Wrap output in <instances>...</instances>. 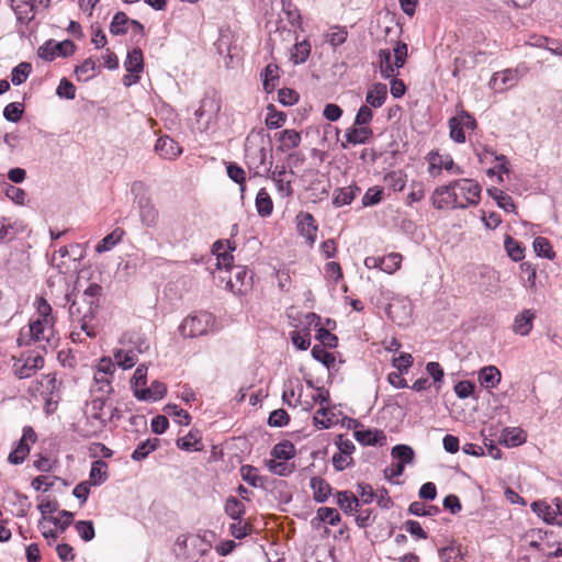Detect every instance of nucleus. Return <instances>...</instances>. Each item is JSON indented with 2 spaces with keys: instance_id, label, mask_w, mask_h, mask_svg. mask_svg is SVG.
<instances>
[{
  "instance_id": "63",
  "label": "nucleus",
  "mask_w": 562,
  "mask_h": 562,
  "mask_svg": "<svg viewBox=\"0 0 562 562\" xmlns=\"http://www.w3.org/2000/svg\"><path fill=\"white\" fill-rule=\"evenodd\" d=\"M24 113V106L21 102H11L3 109V117L11 123H16L21 120Z\"/></svg>"
},
{
  "instance_id": "51",
  "label": "nucleus",
  "mask_w": 562,
  "mask_h": 562,
  "mask_svg": "<svg viewBox=\"0 0 562 562\" xmlns=\"http://www.w3.org/2000/svg\"><path fill=\"white\" fill-rule=\"evenodd\" d=\"M487 192L496 201L498 207L503 209L505 212L510 213L516 210V205L512 196L504 193L502 190L493 188L488 189Z\"/></svg>"
},
{
  "instance_id": "17",
  "label": "nucleus",
  "mask_w": 562,
  "mask_h": 562,
  "mask_svg": "<svg viewBox=\"0 0 562 562\" xmlns=\"http://www.w3.org/2000/svg\"><path fill=\"white\" fill-rule=\"evenodd\" d=\"M54 318H37L31 322L29 333L33 341H49L53 336Z\"/></svg>"
},
{
  "instance_id": "58",
  "label": "nucleus",
  "mask_w": 562,
  "mask_h": 562,
  "mask_svg": "<svg viewBox=\"0 0 562 562\" xmlns=\"http://www.w3.org/2000/svg\"><path fill=\"white\" fill-rule=\"evenodd\" d=\"M267 110L266 125L268 128L277 130L285 123L286 115L283 112L277 111L274 105L269 104Z\"/></svg>"
},
{
  "instance_id": "49",
  "label": "nucleus",
  "mask_w": 562,
  "mask_h": 562,
  "mask_svg": "<svg viewBox=\"0 0 562 562\" xmlns=\"http://www.w3.org/2000/svg\"><path fill=\"white\" fill-rule=\"evenodd\" d=\"M504 247L508 257L514 261H521L525 258L522 244L507 235L504 239Z\"/></svg>"
},
{
  "instance_id": "15",
  "label": "nucleus",
  "mask_w": 562,
  "mask_h": 562,
  "mask_svg": "<svg viewBox=\"0 0 562 562\" xmlns=\"http://www.w3.org/2000/svg\"><path fill=\"white\" fill-rule=\"evenodd\" d=\"M251 272L246 267L238 266L234 269L233 279L227 281L226 288L241 295L251 286Z\"/></svg>"
},
{
  "instance_id": "23",
  "label": "nucleus",
  "mask_w": 562,
  "mask_h": 562,
  "mask_svg": "<svg viewBox=\"0 0 562 562\" xmlns=\"http://www.w3.org/2000/svg\"><path fill=\"white\" fill-rule=\"evenodd\" d=\"M465 553V549L457 541H450L447 546L438 549L441 562H464Z\"/></svg>"
},
{
  "instance_id": "60",
  "label": "nucleus",
  "mask_w": 562,
  "mask_h": 562,
  "mask_svg": "<svg viewBox=\"0 0 562 562\" xmlns=\"http://www.w3.org/2000/svg\"><path fill=\"white\" fill-rule=\"evenodd\" d=\"M31 71H32V66L30 63H26V61L20 63L11 71V82L14 86L22 85L29 78Z\"/></svg>"
},
{
  "instance_id": "40",
  "label": "nucleus",
  "mask_w": 562,
  "mask_h": 562,
  "mask_svg": "<svg viewBox=\"0 0 562 562\" xmlns=\"http://www.w3.org/2000/svg\"><path fill=\"white\" fill-rule=\"evenodd\" d=\"M255 205L257 213L261 217L271 215L273 211V202L270 194L265 188L260 189L256 195Z\"/></svg>"
},
{
  "instance_id": "55",
  "label": "nucleus",
  "mask_w": 562,
  "mask_h": 562,
  "mask_svg": "<svg viewBox=\"0 0 562 562\" xmlns=\"http://www.w3.org/2000/svg\"><path fill=\"white\" fill-rule=\"evenodd\" d=\"M72 517H74L72 513H70L68 510H61L59 513L58 517L44 516L43 518L48 524H53L60 533H64L66 531V529L70 526V524L72 521Z\"/></svg>"
},
{
  "instance_id": "48",
  "label": "nucleus",
  "mask_w": 562,
  "mask_h": 562,
  "mask_svg": "<svg viewBox=\"0 0 562 562\" xmlns=\"http://www.w3.org/2000/svg\"><path fill=\"white\" fill-rule=\"evenodd\" d=\"M177 447L184 451H200L202 449L201 437L198 431H190L177 440Z\"/></svg>"
},
{
  "instance_id": "29",
  "label": "nucleus",
  "mask_w": 562,
  "mask_h": 562,
  "mask_svg": "<svg viewBox=\"0 0 562 562\" xmlns=\"http://www.w3.org/2000/svg\"><path fill=\"white\" fill-rule=\"evenodd\" d=\"M279 72V66L272 63L268 64L261 71L262 87L267 93L273 92L277 88L280 78Z\"/></svg>"
},
{
  "instance_id": "22",
  "label": "nucleus",
  "mask_w": 562,
  "mask_h": 562,
  "mask_svg": "<svg viewBox=\"0 0 562 562\" xmlns=\"http://www.w3.org/2000/svg\"><path fill=\"white\" fill-rule=\"evenodd\" d=\"M387 99V87L385 83L376 82L369 87L366 93V104L370 109L381 108Z\"/></svg>"
},
{
  "instance_id": "34",
  "label": "nucleus",
  "mask_w": 562,
  "mask_h": 562,
  "mask_svg": "<svg viewBox=\"0 0 562 562\" xmlns=\"http://www.w3.org/2000/svg\"><path fill=\"white\" fill-rule=\"evenodd\" d=\"M279 150L282 153L289 151L300 146L301 134L295 130H284L279 135Z\"/></svg>"
},
{
  "instance_id": "42",
  "label": "nucleus",
  "mask_w": 562,
  "mask_h": 562,
  "mask_svg": "<svg viewBox=\"0 0 562 562\" xmlns=\"http://www.w3.org/2000/svg\"><path fill=\"white\" fill-rule=\"evenodd\" d=\"M391 456L397 461L396 464H402L405 468L406 464L414 462L415 452L407 445H397L392 448Z\"/></svg>"
},
{
  "instance_id": "64",
  "label": "nucleus",
  "mask_w": 562,
  "mask_h": 562,
  "mask_svg": "<svg viewBox=\"0 0 562 562\" xmlns=\"http://www.w3.org/2000/svg\"><path fill=\"white\" fill-rule=\"evenodd\" d=\"M389 188L395 192L402 191L406 186V175L402 171H391L384 178Z\"/></svg>"
},
{
  "instance_id": "3",
  "label": "nucleus",
  "mask_w": 562,
  "mask_h": 562,
  "mask_svg": "<svg viewBox=\"0 0 562 562\" xmlns=\"http://www.w3.org/2000/svg\"><path fill=\"white\" fill-rule=\"evenodd\" d=\"M85 414L87 422L80 434L85 438H92L101 434L112 419V407L106 404V398L95 396L87 403Z\"/></svg>"
},
{
  "instance_id": "4",
  "label": "nucleus",
  "mask_w": 562,
  "mask_h": 562,
  "mask_svg": "<svg viewBox=\"0 0 562 562\" xmlns=\"http://www.w3.org/2000/svg\"><path fill=\"white\" fill-rule=\"evenodd\" d=\"M407 59V45L403 42H396L392 49H380L378 63L381 76L385 79L398 76V70Z\"/></svg>"
},
{
  "instance_id": "7",
  "label": "nucleus",
  "mask_w": 562,
  "mask_h": 562,
  "mask_svg": "<svg viewBox=\"0 0 562 562\" xmlns=\"http://www.w3.org/2000/svg\"><path fill=\"white\" fill-rule=\"evenodd\" d=\"M212 546L200 535H180L176 539L175 551L184 559L202 557L211 550Z\"/></svg>"
},
{
  "instance_id": "54",
  "label": "nucleus",
  "mask_w": 562,
  "mask_h": 562,
  "mask_svg": "<svg viewBox=\"0 0 562 562\" xmlns=\"http://www.w3.org/2000/svg\"><path fill=\"white\" fill-rule=\"evenodd\" d=\"M164 412L168 416H171L173 420L179 425L188 426L191 423V416L189 415V413L182 409L177 404H167L164 407Z\"/></svg>"
},
{
  "instance_id": "18",
  "label": "nucleus",
  "mask_w": 562,
  "mask_h": 562,
  "mask_svg": "<svg viewBox=\"0 0 562 562\" xmlns=\"http://www.w3.org/2000/svg\"><path fill=\"white\" fill-rule=\"evenodd\" d=\"M155 151L160 158L173 160L182 154V147L168 135L160 136L155 144Z\"/></svg>"
},
{
  "instance_id": "11",
  "label": "nucleus",
  "mask_w": 562,
  "mask_h": 562,
  "mask_svg": "<svg viewBox=\"0 0 562 562\" xmlns=\"http://www.w3.org/2000/svg\"><path fill=\"white\" fill-rule=\"evenodd\" d=\"M44 358L38 355L22 356L13 363V372L19 379H26L33 375L38 369L43 368Z\"/></svg>"
},
{
  "instance_id": "16",
  "label": "nucleus",
  "mask_w": 562,
  "mask_h": 562,
  "mask_svg": "<svg viewBox=\"0 0 562 562\" xmlns=\"http://www.w3.org/2000/svg\"><path fill=\"white\" fill-rule=\"evenodd\" d=\"M537 318V313L532 308H524L519 312L513 321L512 330L514 334L526 337L533 328V322Z\"/></svg>"
},
{
  "instance_id": "30",
  "label": "nucleus",
  "mask_w": 562,
  "mask_h": 562,
  "mask_svg": "<svg viewBox=\"0 0 562 562\" xmlns=\"http://www.w3.org/2000/svg\"><path fill=\"white\" fill-rule=\"evenodd\" d=\"M50 263L59 273L67 274L71 270L70 251L68 247L63 246L58 250L54 251L50 258Z\"/></svg>"
},
{
  "instance_id": "2",
  "label": "nucleus",
  "mask_w": 562,
  "mask_h": 562,
  "mask_svg": "<svg viewBox=\"0 0 562 562\" xmlns=\"http://www.w3.org/2000/svg\"><path fill=\"white\" fill-rule=\"evenodd\" d=\"M100 295L101 286L98 284H90L79 297H76L72 301L69 295L65 296L67 303H70L68 314L71 324L74 326H79L80 330L90 338H93L97 335L92 321L99 310Z\"/></svg>"
},
{
  "instance_id": "6",
  "label": "nucleus",
  "mask_w": 562,
  "mask_h": 562,
  "mask_svg": "<svg viewBox=\"0 0 562 562\" xmlns=\"http://www.w3.org/2000/svg\"><path fill=\"white\" fill-rule=\"evenodd\" d=\"M215 317L209 312H198L187 316L179 325V333L183 338L205 336L214 330Z\"/></svg>"
},
{
  "instance_id": "56",
  "label": "nucleus",
  "mask_w": 562,
  "mask_h": 562,
  "mask_svg": "<svg viewBox=\"0 0 562 562\" xmlns=\"http://www.w3.org/2000/svg\"><path fill=\"white\" fill-rule=\"evenodd\" d=\"M147 372L148 368L145 364H139L134 372L131 380V387L135 397L137 396L138 391L143 390L147 384Z\"/></svg>"
},
{
  "instance_id": "41",
  "label": "nucleus",
  "mask_w": 562,
  "mask_h": 562,
  "mask_svg": "<svg viewBox=\"0 0 562 562\" xmlns=\"http://www.w3.org/2000/svg\"><path fill=\"white\" fill-rule=\"evenodd\" d=\"M159 447V439L158 438H149L145 441H142L137 445L135 450L133 451L131 458L134 461H142L146 459L151 452L157 450Z\"/></svg>"
},
{
  "instance_id": "61",
  "label": "nucleus",
  "mask_w": 562,
  "mask_h": 562,
  "mask_svg": "<svg viewBox=\"0 0 562 562\" xmlns=\"http://www.w3.org/2000/svg\"><path fill=\"white\" fill-rule=\"evenodd\" d=\"M316 519L330 526H337L340 522V515L336 508L319 507L316 512Z\"/></svg>"
},
{
  "instance_id": "32",
  "label": "nucleus",
  "mask_w": 562,
  "mask_h": 562,
  "mask_svg": "<svg viewBox=\"0 0 562 562\" xmlns=\"http://www.w3.org/2000/svg\"><path fill=\"white\" fill-rule=\"evenodd\" d=\"M532 512L548 525H557V515H554L553 504L546 501H536L531 504Z\"/></svg>"
},
{
  "instance_id": "5",
  "label": "nucleus",
  "mask_w": 562,
  "mask_h": 562,
  "mask_svg": "<svg viewBox=\"0 0 562 562\" xmlns=\"http://www.w3.org/2000/svg\"><path fill=\"white\" fill-rule=\"evenodd\" d=\"M245 159L250 171L255 176H268L272 167V155L261 143L256 144L249 138L245 147Z\"/></svg>"
},
{
  "instance_id": "25",
  "label": "nucleus",
  "mask_w": 562,
  "mask_h": 562,
  "mask_svg": "<svg viewBox=\"0 0 562 562\" xmlns=\"http://www.w3.org/2000/svg\"><path fill=\"white\" fill-rule=\"evenodd\" d=\"M360 192V188L356 184L348 187L336 188L333 192V205L335 207H341L351 204L357 194Z\"/></svg>"
},
{
  "instance_id": "19",
  "label": "nucleus",
  "mask_w": 562,
  "mask_h": 562,
  "mask_svg": "<svg viewBox=\"0 0 562 562\" xmlns=\"http://www.w3.org/2000/svg\"><path fill=\"white\" fill-rule=\"evenodd\" d=\"M21 24L30 23L34 16V0H7Z\"/></svg>"
},
{
  "instance_id": "36",
  "label": "nucleus",
  "mask_w": 562,
  "mask_h": 562,
  "mask_svg": "<svg viewBox=\"0 0 562 562\" xmlns=\"http://www.w3.org/2000/svg\"><path fill=\"white\" fill-rule=\"evenodd\" d=\"M98 68V59L89 57L78 65L75 69V75L78 81L87 82L95 76Z\"/></svg>"
},
{
  "instance_id": "53",
  "label": "nucleus",
  "mask_w": 562,
  "mask_h": 562,
  "mask_svg": "<svg viewBox=\"0 0 562 562\" xmlns=\"http://www.w3.org/2000/svg\"><path fill=\"white\" fill-rule=\"evenodd\" d=\"M226 171L228 178L239 186V191L241 195L246 190L245 181H246V172L245 170L235 162H228L226 166Z\"/></svg>"
},
{
  "instance_id": "14",
  "label": "nucleus",
  "mask_w": 562,
  "mask_h": 562,
  "mask_svg": "<svg viewBox=\"0 0 562 562\" xmlns=\"http://www.w3.org/2000/svg\"><path fill=\"white\" fill-rule=\"evenodd\" d=\"M274 182L278 194L282 199H288L293 195L292 179L293 171L288 172L285 167H277L276 170L270 171L268 175Z\"/></svg>"
},
{
  "instance_id": "43",
  "label": "nucleus",
  "mask_w": 562,
  "mask_h": 562,
  "mask_svg": "<svg viewBox=\"0 0 562 562\" xmlns=\"http://www.w3.org/2000/svg\"><path fill=\"white\" fill-rule=\"evenodd\" d=\"M91 392L100 393L99 397L105 398V396L112 392V376L94 373Z\"/></svg>"
},
{
  "instance_id": "21",
  "label": "nucleus",
  "mask_w": 562,
  "mask_h": 562,
  "mask_svg": "<svg viewBox=\"0 0 562 562\" xmlns=\"http://www.w3.org/2000/svg\"><path fill=\"white\" fill-rule=\"evenodd\" d=\"M477 381L486 390L496 389L502 381L501 370L495 366L483 367L477 372Z\"/></svg>"
},
{
  "instance_id": "50",
  "label": "nucleus",
  "mask_w": 562,
  "mask_h": 562,
  "mask_svg": "<svg viewBox=\"0 0 562 562\" xmlns=\"http://www.w3.org/2000/svg\"><path fill=\"white\" fill-rule=\"evenodd\" d=\"M402 255L398 252H391L386 256L380 257V270L393 274L401 268Z\"/></svg>"
},
{
  "instance_id": "28",
  "label": "nucleus",
  "mask_w": 562,
  "mask_h": 562,
  "mask_svg": "<svg viewBox=\"0 0 562 562\" xmlns=\"http://www.w3.org/2000/svg\"><path fill=\"white\" fill-rule=\"evenodd\" d=\"M139 217L147 227H155L158 223V211L148 199L138 201Z\"/></svg>"
},
{
  "instance_id": "1",
  "label": "nucleus",
  "mask_w": 562,
  "mask_h": 562,
  "mask_svg": "<svg viewBox=\"0 0 562 562\" xmlns=\"http://www.w3.org/2000/svg\"><path fill=\"white\" fill-rule=\"evenodd\" d=\"M481 192L477 181L461 178L437 187L430 200L436 210H464L480 203Z\"/></svg>"
},
{
  "instance_id": "20",
  "label": "nucleus",
  "mask_w": 562,
  "mask_h": 562,
  "mask_svg": "<svg viewBox=\"0 0 562 562\" xmlns=\"http://www.w3.org/2000/svg\"><path fill=\"white\" fill-rule=\"evenodd\" d=\"M373 132L369 126H357L353 125L346 132V143H341L342 148H347L348 145H361L367 144L372 137Z\"/></svg>"
},
{
  "instance_id": "13",
  "label": "nucleus",
  "mask_w": 562,
  "mask_h": 562,
  "mask_svg": "<svg viewBox=\"0 0 562 562\" xmlns=\"http://www.w3.org/2000/svg\"><path fill=\"white\" fill-rule=\"evenodd\" d=\"M139 344L136 348V351L134 349H116L113 352V360L115 361V364L123 370L132 369L138 361L137 353L144 352L148 349V344L145 339H139Z\"/></svg>"
},
{
  "instance_id": "45",
  "label": "nucleus",
  "mask_w": 562,
  "mask_h": 562,
  "mask_svg": "<svg viewBox=\"0 0 562 562\" xmlns=\"http://www.w3.org/2000/svg\"><path fill=\"white\" fill-rule=\"evenodd\" d=\"M282 11L286 16L288 22L294 29H302V16L297 7L292 0H281Z\"/></svg>"
},
{
  "instance_id": "12",
  "label": "nucleus",
  "mask_w": 562,
  "mask_h": 562,
  "mask_svg": "<svg viewBox=\"0 0 562 562\" xmlns=\"http://www.w3.org/2000/svg\"><path fill=\"white\" fill-rule=\"evenodd\" d=\"M295 223L299 234L305 238L310 246L316 241L318 225L314 216L308 212L301 211L295 216Z\"/></svg>"
},
{
  "instance_id": "46",
  "label": "nucleus",
  "mask_w": 562,
  "mask_h": 562,
  "mask_svg": "<svg viewBox=\"0 0 562 562\" xmlns=\"http://www.w3.org/2000/svg\"><path fill=\"white\" fill-rule=\"evenodd\" d=\"M533 251L538 257L553 260L555 258V251L552 248L550 240L546 237L538 236L532 243Z\"/></svg>"
},
{
  "instance_id": "57",
  "label": "nucleus",
  "mask_w": 562,
  "mask_h": 562,
  "mask_svg": "<svg viewBox=\"0 0 562 562\" xmlns=\"http://www.w3.org/2000/svg\"><path fill=\"white\" fill-rule=\"evenodd\" d=\"M130 19L124 12H116L110 23V33L113 35H122L127 32Z\"/></svg>"
},
{
  "instance_id": "9",
  "label": "nucleus",
  "mask_w": 562,
  "mask_h": 562,
  "mask_svg": "<svg viewBox=\"0 0 562 562\" xmlns=\"http://www.w3.org/2000/svg\"><path fill=\"white\" fill-rule=\"evenodd\" d=\"M37 439L36 432L30 426L23 428V434L15 448L10 452L8 461L11 464H21L29 456L31 445Z\"/></svg>"
},
{
  "instance_id": "52",
  "label": "nucleus",
  "mask_w": 562,
  "mask_h": 562,
  "mask_svg": "<svg viewBox=\"0 0 562 562\" xmlns=\"http://www.w3.org/2000/svg\"><path fill=\"white\" fill-rule=\"evenodd\" d=\"M225 513L233 520L240 519L245 515L246 508L241 501L235 496L227 497L224 506Z\"/></svg>"
},
{
  "instance_id": "47",
  "label": "nucleus",
  "mask_w": 562,
  "mask_h": 562,
  "mask_svg": "<svg viewBox=\"0 0 562 562\" xmlns=\"http://www.w3.org/2000/svg\"><path fill=\"white\" fill-rule=\"evenodd\" d=\"M325 38L331 47L336 48L347 41L348 30L346 26L333 25L326 33Z\"/></svg>"
},
{
  "instance_id": "62",
  "label": "nucleus",
  "mask_w": 562,
  "mask_h": 562,
  "mask_svg": "<svg viewBox=\"0 0 562 562\" xmlns=\"http://www.w3.org/2000/svg\"><path fill=\"white\" fill-rule=\"evenodd\" d=\"M294 453H295L294 446L289 441L280 442V443L276 445L271 452L272 457L276 460H283V461H288V460L292 459L294 457Z\"/></svg>"
},
{
  "instance_id": "35",
  "label": "nucleus",
  "mask_w": 562,
  "mask_h": 562,
  "mask_svg": "<svg viewBox=\"0 0 562 562\" xmlns=\"http://www.w3.org/2000/svg\"><path fill=\"white\" fill-rule=\"evenodd\" d=\"M310 486L313 490V497L315 502L324 503L328 499L331 488L324 479L313 476L310 481Z\"/></svg>"
},
{
  "instance_id": "38",
  "label": "nucleus",
  "mask_w": 562,
  "mask_h": 562,
  "mask_svg": "<svg viewBox=\"0 0 562 562\" xmlns=\"http://www.w3.org/2000/svg\"><path fill=\"white\" fill-rule=\"evenodd\" d=\"M108 480V464L103 460H95L91 464L89 481L93 486H99Z\"/></svg>"
},
{
  "instance_id": "33",
  "label": "nucleus",
  "mask_w": 562,
  "mask_h": 562,
  "mask_svg": "<svg viewBox=\"0 0 562 562\" xmlns=\"http://www.w3.org/2000/svg\"><path fill=\"white\" fill-rule=\"evenodd\" d=\"M336 503L347 515H352L359 506V498L349 491H341L336 494Z\"/></svg>"
},
{
  "instance_id": "31",
  "label": "nucleus",
  "mask_w": 562,
  "mask_h": 562,
  "mask_svg": "<svg viewBox=\"0 0 562 562\" xmlns=\"http://www.w3.org/2000/svg\"><path fill=\"white\" fill-rule=\"evenodd\" d=\"M124 234L125 232L123 228L116 227L98 243L95 246V251L98 254H103L112 250L117 244L122 241Z\"/></svg>"
},
{
  "instance_id": "10",
  "label": "nucleus",
  "mask_w": 562,
  "mask_h": 562,
  "mask_svg": "<svg viewBox=\"0 0 562 562\" xmlns=\"http://www.w3.org/2000/svg\"><path fill=\"white\" fill-rule=\"evenodd\" d=\"M428 172L432 177H438L442 170L450 171L453 175H462L463 169L456 165L450 155H440L435 151L428 154Z\"/></svg>"
},
{
  "instance_id": "8",
  "label": "nucleus",
  "mask_w": 562,
  "mask_h": 562,
  "mask_svg": "<svg viewBox=\"0 0 562 562\" xmlns=\"http://www.w3.org/2000/svg\"><path fill=\"white\" fill-rule=\"evenodd\" d=\"M527 67L519 65L516 68H507L496 71L490 79L488 87L496 92H504L515 87L518 81L527 74Z\"/></svg>"
},
{
  "instance_id": "39",
  "label": "nucleus",
  "mask_w": 562,
  "mask_h": 562,
  "mask_svg": "<svg viewBox=\"0 0 562 562\" xmlns=\"http://www.w3.org/2000/svg\"><path fill=\"white\" fill-rule=\"evenodd\" d=\"M502 439L507 447H518L526 442L527 436L519 427H508L503 430Z\"/></svg>"
},
{
  "instance_id": "24",
  "label": "nucleus",
  "mask_w": 562,
  "mask_h": 562,
  "mask_svg": "<svg viewBox=\"0 0 562 562\" xmlns=\"http://www.w3.org/2000/svg\"><path fill=\"white\" fill-rule=\"evenodd\" d=\"M353 436L363 446H383L386 443L385 434L379 429L356 430Z\"/></svg>"
},
{
  "instance_id": "59",
  "label": "nucleus",
  "mask_w": 562,
  "mask_h": 562,
  "mask_svg": "<svg viewBox=\"0 0 562 562\" xmlns=\"http://www.w3.org/2000/svg\"><path fill=\"white\" fill-rule=\"evenodd\" d=\"M310 54L311 44L306 40H304L302 42H297L294 44L291 52V58L295 64H303L307 60Z\"/></svg>"
},
{
  "instance_id": "27",
  "label": "nucleus",
  "mask_w": 562,
  "mask_h": 562,
  "mask_svg": "<svg viewBox=\"0 0 562 562\" xmlns=\"http://www.w3.org/2000/svg\"><path fill=\"white\" fill-rule=\"evenodd\" d=\"M167 393V386L160 381L151 382L150 386H145L138 391L136 398L144 402H157Z\"/></svg>"
},
{
  "instance_id": "26",
  "label": "nucleus",
  "mask_w": 562,
  "mask_h": 562,
  "mask_svg": "<svg viewBox=\"0 0 562 562\" xmlns=\"http://www.w3.org/2000/svg\"><path fill=\"white\" fill-rule=\"evenodd\" d=\"M313 420L316 428L328 429L337 424L338 418L334 413V407H331L329 404L321 406L319 409L315 413Z\"/></svg>"
},
{
  "instance_id": "44",
  "label": "nucleus",
  "mask_w": 562,
  "mask_h": 562,
  "mask_svg": "<svg viewBox=\"0 0 562 562\" xmlns=\"http://www.w3.org/2000/svg\"><path fill=\"white\" fill-rule=\"evenodd\" d=\"M127 72H142L144 68V57L140 48H134L127 53L124 61Z\"/></svg>"
},
{
  "instance_id": "37",
  "label": "nucleus",
  "mask_w": 562,
  "mask_h": 562,
  "mask_svg": "<svg viewBox=\"0 0 562 562\" xmlns=\"http://www.w3.org/2000/svg\"><path fill=\"white\" fill-rule=\"evenodd\" d=\"M387 314L393 322L402 326L408 322L411 316V306L405 302H403L401 306L400 303H391L387 307Z\"/></svg>"
}]
</instances>
